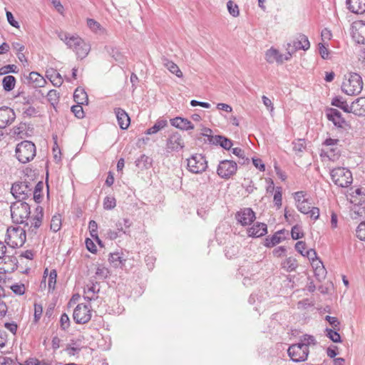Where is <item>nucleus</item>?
<instances>
[{
    "label": "nucleus",
    "mask_w": 365,
    "mask_h": 365,
    "mask_svg": "<svg viewBox=\"0 0 365 365\" xmlns=\"http://www.w3.org/2000/svg\"><path fill=\"white\" fill-rule=\"evenodd\" d=\"M11 215L14 222L16 224H24V227H29V223L27 221L31 214V207L29 203L21 200H17L11 203Z\"/></svg>",
    "instance_id": "obj_1"
},
{
    "label": "nucleus",
    "mask_w": 365,
    "mask_h": 365,
    "mask_svg": "<svg viewBox=\"0 0 365 365\" xmlns=\"http://www.w3.org/2000/svg\"><path fill=\"white\" fill-rule=\"evenodd\" d=\"M61 39L65 42L68 48L76 52L78 58H83L88 54L91 46L84 40L78 36H71L65 34L61 36Z\"/></svg>",
    "instance_id": "obj_2"
},
{
    "label": "nucleus",
    "mask_w": 365,
    "mask_h": 365,
    "mask_svg": "<svg viewBox=\"0 0 365 365\" xmlns=\"http://www.w3.org/2000/svg\"><path fill=\"white\" fill-rule=\"evenodd\" d=\"M363 88L361 76L356 73H350L345 76L341 85V91L348 96L358 95Z\"/></svg>",
    "instance_id": "obj_3"
},
{
    "label": "nucleus",
    "mask_w": 365,
    "mask_h": 365,
    "mask_svg": "<svg viewBox=\"0 0 365 365\" xmlns=\"http://www.w3.org/2000/svg\"><path fill=\"white\" fill-rule=\"evenodd\" d=\"M26 234L24 228L16 227L7 229L5 242L12 249L22 247L26 242Z\"/></svg>",
    "instance_id": "obj_4"
},
{
    "label": "nucleus",
    "mask_w": 365,
    "mask_h": 365,
    "mask_svg": "<svg viewBox=\"0 0 365 365\" xmlns=\"http://www.w3.org/2000/svg\"><path fill=\"white\" fill-rule=\"evenodd\" d=\"M36 156V145L29 140H24L16 147V157L21 163H26Z\"/></svg>",
    "instance_id": "obj_5"
},
{
    "label": "nucleus",
    "mask_w": 365,
    "mask_h": 365,
    "mask_svg": "<svg viewBox=\"0 0 365 365\" xmlns=\"http://www.w3.org/2000/svg\"><path fill=\"white\" fill-rule=\"evenodd\" d=\"M332 181L339 187H347L353 181L351 172L345 168L338 167L330 172Z\"/></svg>",
    "instance_id": "obj_6"
},
{
    "label": "nucleus",
    "mask_w": 365,
    "mask_h": 365,
    "mask_svg": "<svg viewBox=\"0 0 365 365\" xmlns=\"http://www.w3.org/2000/svg\"><path fill=\"white\" fill-rule=\"evenodd\" d=\"M33 185L27 180L14 182L11 189L13 196L18 200L23 201L32 194Z\"/></svg>",
    "instance_id": "obj_7"
},
{
    "label": "nucleus",
    "mask_w": 365,
    "mask_h": 365,
    "mask_svg": "<svg viewBox=\"0 0 365 365\" xmlns=\"http://www.w3.org/2000/svg\"><path fill=\"white\" fill-rule=\"evenodd\" d=\"M207 168V161L205 157L202 154H194L187 159L188 170L192 173H201L206 170Z\"/></svg>",
    "instance_id": "obj_8"
},
{
    "label": "nucleus",
    "mask_w": 365,
    "mask_h": 365,
    "mask_svg": "<svg viewBox=\"0 0 365 365\" xmlns=\"http://www.w3.org/2000/svg\"><path fill=\"white\" fill-rule=\"evenodd\" d=\"M309 348L299 343L289 346L287 353L291 360L294 362H301L307 360L309 354Z\"/></svg>",
    "instance_id": "obj_9"
},
{
    "label": "nucleus",
    "mask_w": 365,
    "mask_h": 365,
    "mask_svg": "<svg viewBox=\"0 0 365 365\" xmlns=\"http://www.w3.org/2000/svg\"><path fill=\"white\" fill-rule=\"evenodd\" d=\"M237 170V165L235 161L223 160L219 163L217 173L221 178L229 179L236 173Z\"/></svg>",
    "instance_id": "obj_10"
},
{
    "label": "nucleus",
    "mask_w": 365,
    "mask_h": 365,
    "mask_svg": "<svg viewBox=\"0 0 365 365\" xmlns=\"http://www.w3.org/2000/svg\"><path fill=\"white\" fill-rule=\"evenodd\" d=\"M205 132L206 133H204V135L207 138V141L211 145H220L221 148L227 150H230L233 145V143L230 138L224 135H212V130L210 128L205 129Z\"/></svg>",
    "instance_id": "obj_11"
},
{
    "label": "nucleus",
    "mask_w": 365,
    "mask_h": 365,
    "mask_svg": "<svg viewBox=\"0 0 365 365\" xmlns=\"http://www.w3.org/2000/svg\"><path fill=\"white\" fill-rule=\"evenodd\" d=\"M73 318L76 324H83L88 322L91 318V307L83 304H79L73 310Z\"/></svg>",
    "instance_id": "obj_12"
},
{
    "label": "nucleus",
    "mask_w": 365,
    "mask_h": 365,
    "mask_svg": "<svg viewBox=\"0 0 365 365\" xmlns=\"http://www.w3.org/2000/svg\"><path fill=\"white\" fill-rule=\"evenodd\" d=\"M185 147V142L178 132H174L169 135L166 142V148L168 152H178Z\"/></svg>",
    "instance_id": "obj_13"
},
{
    "label": "nucleus",
    "mask_w": 365,
    "mask_h": 365,
    "mask_svg": "<svg viewBox=\"0 0 365 365\" xmlns=\"http://www.w3.org/2000/svg\"><path fill=\"white\" fill-rule=\"evenodd\" d=\"M236 220L242 226L251 225L256 218L255 212L252 208L246 207L238 211L235 215Z\"/></svg>",
    "instance_id": "obj_14"
},
{
    "label": "nucleus",
    "mask_w": 365,
    "mask_h": 365,
    "mask_svg": "<svg viewBox=\"0 0 365 365\" xmlns=\"http://www.w3.org/2000/svg\"><path fill=\"white\" fill-rule=\"evenodd\" d=\"M16 118L14 110L6 106L0 108V129L11 125Z\"/></svg>",
    "instance_id": "obj_15"
},
{
    "label": "nucleus",
    "mask_w": 365,
    "mask_h": 365,
    "mask_svg": "<svg viewBox=\"0 0 365 365\" xmlns=\"http://www.w3.org/2000/svg\"><path fill=\"white\" fill-rule=\"evenodd\" d=\"M0 259H2L4 263H7L9 261L11 262V267L6 269V272H13L18 268V259L12 255H6V247L2 242L0 241Z\"/></svg>",
    "instance_id": "obj_16"
},
{
    "label": "nucleus",
    "mask_w": 365,
    "mask_h": 365,
    "mask_svg": "<svg viewBox=\"0 0 365 365\" xmlns=\"http://www.w3.org/2000/svg\"><path fill=\"white\" fill-rule=\"evenodd\" d=\"M43 217V208L38 205L35 209V215L31 217L29 232L36 234V230L41 227Z\"/></svg>",
    "instance_id": "obj_17"
},
{
    "label": "nucleus",
    "mask_w": 365,
    "mask_h": 365,
    "mask_svg": "<svg viewBox=\"0 0 365 365\" xmlns=\"http://www.w3.org/2000/svg\"><path fill=\"white\" fill-rule=\"evenodd\" d=\"M326 115L328 120L331 121L337 128H343L346 124V120L337 109L332 108H328L327 110Z\"/></svg>",
    "instance_id": "obj_18"
},
{
    "label": "nucleus",
    "mask_w": 365,
    "mask_h": 365,
    "mask_svg": "<svg viewBox=\"0 0 365 365\" xmlns=\"http://www.w3.org/2000/svg\"><path fill=\"white\" fill-rule=\"evenodd\" d=\"M118 123L122 130H126L130 123V119L125 110L120 108H115L114 109Z\"/></svg>",
    "instance_id": "obj_19"
},
{
    "label": "nucleus",
    "mask_w": 365,
    "mask_h": 365,
    "mask_svg": "<svg viewBox=\"0 0 365 365\" xmlns=\"http://www.w3.org/2000/svg\"><path fill=\"white\" fill-rule=\"evenodd\" d=\"M350 113L358 116H365V97L358 98L351 103Z\"/></svg>",
    "instance_id": "obj_20"
},
{
    "label": "nucleus",
    "mask_w": 365,
    "mask_h": 365,
    "mask_svg": "<svg viewBox=\"0 0 365 365\" xmlns=\"http://www.w3.org/2000/svg\"><path fill=\"white\" fill-rule=\"evenodd\" d=\"M310 47V43L308 37L304 34H299L297 39L294 40L292 44L291 48L295 52L298 50L307 51Z\"/></svg>",
    "instance_id": "obj_21"
},
{
    "label": "nucleus",
    "mask_w": 365,
    "mask_h": 365,
    "mask_svg": "<svg viewBox=\"0 0 365 365\" xmlns=\"http://www.w3.org/2000/svg\"><path fill=\"white\" fill-rule=\"evenodd\" d=\"M346 4L352 13L361 14L365 12V0H346Z\"/></svg>",
    "instance_id": "obj_22"
},
{
    "label": "nucleus",
    "mask_w": 365,
    "mask_h": 365,
    "mask_svg": "<svg viewBox=\"0 0 365 365\" xmlns=\"http://www.w3.org/2000/svg\"><path fill=\"white\" fill-rule=\"evenodd\" d=\"M267 233V226L263 222H257L249 228L248 235L252 237H259Z\"/></svg>",
    "instance_id": "obj_23"
},
{
    "label": "nucleus",
    "mask_w": 365,
    "mask_h": 365,
    "mask_svg": "<svg viewBox=\"0 0 365 365\" xmlns=\"http://www.w3.org/2000/svg\"><path fill=\"white\" fill-rule=\"evenodd\" d=\"M132 225L133 222L128 218L119 219L115 223V230L119 232L120 237L123 235H130V227Z\"/></svg>",
    "instance_id": "obj_24"
},
{
    "label": "nucleus",
    "mask_w": 365,
    "mask_h": 365,
    "mask_svg": "<svg viewBox=\"0 0 365 365\" xmlns=\"http://www.w3.org/2000/svg\"><path fill=\"white\" fill-rule=\"evenodd\" d=\"M170 124L180 130H188L194 128V125L187 118L176 117L170 119Z\"/></svg>",
    "instance_id": "obj_25"
},
{
    "label": "nucleus",
    "mask_w": 365,
    "mask_h": 365,
    "mask_svg": "<svg viewBox=\"0 0 365 365\" xmlns=\"http://www.w3.org/2000/svg\"><path fill=\"white\" fill-rule=\"evenodd\" d=\"M265 59L269 63L277 62L279 64L283 63V54L274 48L268 49L265 53Z\"/></svg>",
    "instance_id": "obj_26"
},
{
    "label": "nucleus",
    "mask_w": 365,
    "mask_h": 365,
    "mask_svg": "<svg viewBox=\"0 0 365 365\" xmlns=\"http://www.w3.org/2000/svg\"><path fill=\"white\" fill-rule=\"evenodd\" d=\"M352 38L359 44H365V23H361L352 32Z\"/></svg>",
    "instance_id": "obj_27"
},
{
    "label": "nucleus",
    "mask_w": 365,
    "mask_h": 365,
    "mask_svg": "<svg viewBox=\"0 0 365 365\" xmlns=\"http://www.w3.org/2000/svg\"><path fill=\"white\" fill-rule=\"evenodd\" d=\"M314 269V277L319 282H322L327 274V270L322 261L319 260L312 264Z\"/></svg>",
    "instance_id": "obj_28"
},
{
    "label": "nucleus",
    "mask_w": 365,
    "mask_h": 365,
    "mask_svg": "<svg viewBox=\"0 0 365 365\" xmlns=\"http://www.w3.org/2000/svg\"><path fill=\"white\" fill-rule=\"evenodd\" d=\"M163 66L172 73L175 74L178 78L182 77V72L179 68L178 66L174 62L168 60L166 58L162 59Z\"/></svg>",
    "instance_id": "obj_29"
},
{
    "label": "nucleus",
    "mask_w": 365,
    "mask_h": 365,
    "mask_svg": "<svg viewBox=\"0 0 365 365\" xmlns=\"http://www.w3.org/2000/svg\"><path fill=\"white\" fill-rule=\"evenodd\" d=\"M73 99L78 104H88V103L87 93L81 88H77L75 90Z\"/></svg>",
    "instance_id": "obj_30"
},
{
    "label": "nucleus",
    "mask_w": 365,
    "mask_h": 365,
    "mask_svg": "<svg viewBox=\"0 0 365 365\" xmlns=\"http://www.w3.org/2000/svg\"><path fill=\"white\" fill-rule=\"evenodd\" d=\"M331 104L341 109L345 113H350V106L341 96H335L332 98Z\"/></svg>",
    "instance_id": "obj_31"
},
{
    "label": "nucleus",
    "mask_w": 365,
    "mask_h": 365,
    "mask_svg": "<svg viewBox=\"0 0 365 365\" xmlns=\"http://www.w3.org/2000/svg\"><path fill=\"white\" fill-rule=\"evenodd\" d=\"M16 80L14 76L7 75L2 79V86L6 92L11 91L16 85Z\"/></svg>",
    "instance_id": "obj_32"
},
{
    "label": "nucleus",
    "mask_w": 365,
    "mask_h": 365,
    "mask_svg": "<svg viewBox=\"0 0 365 365\" xmlns=\"http://www.w3.org/2000/svg\"><path fill=\"white\" fill-rule=\"evenodd\" d=\"M15 98L19 99V103L25 106L32 105L35 102L34 97L26 92H17Z\"/></svg>",
    "instance_id": "obj_33"
},
{
    "label": "nucleus",
    "mask_w": 365,
    "mask_h": 365,
    "mask_svg": "<svg viewBox=\"0 0 365 365\" xmlns=\"http://www.w3.org/2000/svg\"><path fill=\"white\" fill-rule=\"evenodd\" d=\"M167 125H168V122L166 120L159 119L155 122V123L152 127L147 129L145 130V133L146 135L155 134L158 131H160L161 129H163L165 126H167Z\"/></svg>",
    "instance_id": "obj_34"
},
{
    "label": "nucleus",
    "mask_w": 365,
    "mask_h": 365,
    "mask_svg": "<svg viewBox=\"0 0 365 365\" xmlns=\"http://www.w3.org/2000/svg\"><path fill=\"white\" fill-rule=\"evenodd\" d=\"M43 188V181H39L35 185L34 191L32 190L33 200L36 203H40L43 199V195H42Z\"/></svg>",
    "instance_id": "obj_35"
},
{
    "label": "nucleus",
    "mask_w": 365,
    "mask_h": 365,
    "mask_svg": "<svg viewBox=\"0 0 365 365\" xmlns=\"http://www.w3.org/2000/svg\"><path fill=\"white\" fill-rule=\"evenodd\" d=\"M297 261L293 257H288L282 263V267L287 272L294 271L297 267Z\"/></svg>",
    "instance_id": "obj_36"
},
{
    "label": "nucleus",
    "mask_w": 365,
    "mask_h": 365,
    "mask_svg": "<svg viewBox=\"0 0 365 365\" xmlns=\"http://www.w3.org/2000/svg\"><path fill=\"white\" fill-rule=\"evenodd\" d=\"M106 49L112 56V58L118 63L123 64L125 62L124 56L118 51L116 48H108L106 47Z\"/></svg>",
    "instance_id": "obj_37"
},
{
    "label": "nucleus",
    "mask_w": 365,
    "mask_h": 365,
    "mask_svg": "<svg viewBox=\"0 0 365 365\" xmlns=\"http://www.w3.org/2000/svg\"><path fill=\"white\" fill-rule=\"evenodd\" d=\"M87 26L92 31L96 34H102L105 31V29L101 26V25L93 19H87Z\"/></svg>",
    "instance_id": "obj_38"
},
{
    "label": "nucleus",
    "mask_w": 365,
    "mask_h": 365,
    "mask_svg": "<svg viewBox=\"0 0 365 365\" xmlns=\"http://www.w3.org/2000/svg\"><path fill=\"white\" fill-rule=\"evenodd\" d=\"M338 329H332L330 328L325 329L326 336L331 340L334 343H340L341 342V338L340 334H339Z\"/></svg>",
    "instance_id": "obj_39"
},
{
    "label": "nucleus",
    "mask_w": 365,
    "mask_h": 365,
    "mask_svg": "<svg viewBox=\"0 0 365 365\" xmlns=\"http://www.w3.org/2000/svg\"><path fill=\"white\" fill-rule=\"evenodd\" d=\"M283 237L278 236L277 234H274L271 237L268 236L265 239L264 246L267 247H272L283 240Z\"/></svg>",
    "instance_id": "obj_40"
},
{
    "label": "nucleus",
    "mask_w": 365,
    "mask_h": 365,
    "mask_svg": "<svg viewBox=\"0 0 365 365\" xmlns=\"http://www.w3.org/2000/svg\"><path fill=\"white\" fill-rule=\"evenodd\" d=\"M109 262L115 267H118L123 264L125 259L120 256V253H110L108 258Z\"/></svg>",
    "instance_id": "obj_41"
},
{
    "label": "nucleus",
    "mask_w": 365,
    "mask_h": 365,
    "mask_svg": "<svg viewBox=\"0 0 365 365\" xmlns=\"http://www.w3.org/2000/svg\"><path fill=\"white\" fill-rule=\"evenodd\" d=\"M61 227V217L60 215H54L52 217L50 228L51 230L56 232H58Z\"/></svg>",
    "instance_id": "obj_42"
},
{
    "label": "nucleus",
    "mask_w": 365,
    "mask_h": 365,
    "mask_svg": "<svg viewBox=\"0 0 365 365\" xmlns=\"http://www.w3.org/2000/svg\"><path fill=\"white\" fill-rule=\"evenodd\" d=\"M300 344H303L304 346L309 348V346L311 344H316L317 341L314 336L312 335L304 334L300 338V341L299 342Z\"/></svg>",
    "instance_id": "obj_43"
},
{
    "label": "nucleus",
    "mask_w": 365,
    "mask_h": 365,
    "mask_svg": "<svg viewBox=\"0 0 365 365\" xmlns=\"http://www.w3.org/2000/svg\"><path fill=\"white\" fill-rule=\"evenodd\" d=\"M293 145V150L295 153H301L303 152V150L306 148V143L304 139L299 138L297 140H295L292 142Z\"/></svg>",
    "instance_id": "obj_44"
},
{
    "label": "nucleus",
    "mask_w": 365,
    "mask_h": 365,
    "mask_svg": "<svg viewBox=\"0 0 365 365\" xmlns=\"http://www.w3.org/2000/svg\"><path fill=\"white\" fill-rule=\"evenodd\" d=\"M29 83H36V86H41L40 83L43 81V77L37 72L32 71L27 77Z\"/></svg>",
    "instance_id": "obj_45"
},
{
    "label": "nucleus",
    "mask_w": 365,
    "mask_h": 365,
    "mask_svg": "<svg viewBox=\"0 0 365 365\" xmlns=\"http://www.w3.org/2000/svg\"><path fill=\"white\" fill-rule=\"evenodd\" d=\"M59 95L56 90H50L47 93L48 101L54 106L58 103Z\"/></svg>",
    "instance_id": "obj_46"
},
{
    "label": "nucleus",
    "mask_w": 365,
    "mask_h": 365,
    "mask_svg": "<svg viewBox=\"0 0 365 365\" xmlns=\"http://www.w3.org/2000/svg\"><path fill=\"white\" fill-rule=\"evenodd\" d=\"M116 206V200L113 197H106L103 200V208L107 210H113Z\"/></svg>",
    "instance_id": "obj_47"
},
{
    "label": "nucleus",
    "mask_w": 365,
    "mask_h": 365,
    "mask_svg": "<svg viewBox=\"0 0 365 365\" xmlns=\"http://www.w3.org/2000/svg\"><path fill=\"white\" fill-rule=\"evenodd\" d=\"M57 278V272L56 269H52L49 273L48 287L49 289L54 290Z\"/></svg>",
    "instance_id": "obj_48"
},
{
    "label": "nucleus",
    "mask_w": 365,
    "mask_h": 365,
    "mask_svg": "<svg viewBox=\"0 0 365 365\" xmlns=\"http://www.w3.org/2000/svg\"><path fill=\"white\" fill-rule=\"evenodd\" d=\"M227 7L229 13L234 17H237L240 14L238 6L235 4L232 1H228L227 3Z\"/></svg>",
    "instance_id": "obj_49"
},
{
    "label": "nucleus",
    "mask_w": 365,
    "mask_h": 365,
    "mask_svg": "<svg viewBox=\"0 0 365 365\" xmlns=\"http://www.w3.org/2000/svg\"><path fill=\"white\" fill-rule=\"evenodd\" d=\"M282 187H277L275 189L274 195V202L277 208H279L282 206Z\"/></svg>",
    "instance_id": "obj_50"
},
{
    "label": "nucleus",
    "mask_w": 365,
    "mask_h": 365,
    "mask_svg": "<svg viewBox=\"0 0 365 365\" xmlns=\"http://www.w3.org/2000/svg\"><path fill=\"white\" fill-rule=\"evenodd\" d=\"M297 208L300 212L308 215L312 207L309 206L307 200H304L301 202L297 203Z\"/></svg>",
    "instance_id": "obj_51"
},
{
    "label": "nucleus",
    "mask_w": 365,
    "mask_h": 365,
    "mask_svg": "<svg viewBox=\"0 0 365 365\" xmlns=\"http://www.w3.org/2000/svg\"><path fill=\"white\" fill-rule=\"evenodd\" d=\"M11 291L17 295L21 296L24 294L26 288L24 284L16 283L10 287Z\"/></svg>",
    "instance_id": "obj_52"
},
{
    "label": "nucleus",
    "mask_w": 365,
    "mask_h": 365,
    "mask_svg": "<svg viewBox=\"0 0 365 365\" xmlns=\"http://www.w3.org/2000/svg\"><path fill=\"white\" fill-rule=\"evenodd\" d=\"M70 319L66 313H63L60 318V326L61 329L63 331H66L70 327Z\"/></svg>",
    "instance_id": "obj_53"
},
{
    "label": "nucleus",
    "mask_w": 365,
    "mask_h": 365,
    "mask_svg": "<svg viewBox=\"0 0 365 365\" xmlns=\"http://www.w3.org/2000/svg\"><path fill=\"white\" fill-rule=\"evenodd\" d=\"M38 113V110L36 108L32 106V105L29 106L26 108H23V115L24 118H31L35 116Z\"/></svg>",
    "instance_id": "obj_54"
},
{
    "label": "nucleus",
    "mask_w": 365,
    "mask_h": 365,
    "mask_svg": "<svg viewBox=\"0 0 365 365\" xmlns=\"http://www.w3.org/2000/svg\"><path fill=\"white\" fill-rule=\"evenodd\" d=\"M83 104H78L71 107V111L73 113L75 116L79 119L84 117V112L82 107Z\"/></svg>",
    "instance_id": "obj_55"
},
{
    "label": "nucleus",
    "mask_w": 365,
    "mask_h": 365,
    "mask_svg": "<svg viewBox=\"0 0 365 365\" xmlns=\"http://www.w3.org/2000/svg\"><path fill=\"white\" fill-rule=\"evenodd\" d=\"M17 66L14 64H8L0 68V74L6 75L10 73H16Z\"/></svg>",
    "instance_id": "obj_56"
},
{
    "label": "nucleus",
    "mask_w": 365,
    "mask_h": 365,
    "mask_svg": "<svg viewBox=\"0 0 365 365\" xmlns=\"http://www.w3.org/2000/svg\"><path fill=\"white\" fill-rule=\"evenodd\" d=\"M43 313V307L40 304H34V321L35 323H37L41 317Z\"/></svg>",
    "instance_id": "obj_57"
},
{
    "label": "nucleus",
    "mask_w": 365,
    "mask_h": 365,
    "mask_svg": "<svg viewBox=\"0 0 365 365\" xmlns=\"http://www.w3.org/2000/svg\"><path fill=\"white\" fill-rule=\"evenodd\" d=\"M364 213V208L359 206H354V207L351 210L350 216L353 220H356L359 217H362Z\"/></svg>",
    "instance_id": "obj_58"
},
{
    "label": "nucleus",
    "mask_w": 365,
    "mask_h": 365,
    "mask_svg": "<svg viewBox=\"0 0 365 365\" xmlns=\"http://www.w3.org/2000/svg\"><path fill=\"white\" fill-rule=\"evenodd\" d=\"M356 232L357 237L360 240L365 241V220L359 225Z\"/></svg>",
    "instance_id": "obj_59"
},
{
    "label": "nucleus",
    "mask_w": 365,
    "mask_h": 365,
    "mask_svg": "<svg viewBox=\"0 0 365 365\" xmlns=\"http://www.w3.org/2000/svg\"><path fill=\"white\" fill-rule=\"evenodd\" d=\"M108 269L104 267L98 266L96 271V276L101 279L107 278L108 275Z\"/></svg>",
    "instance_id": "obj_60"
},
{
    "label": "nucleus",
    "mask_w": 365,
    "mask_h": 365,
    "mask_svg": "<svg viewBox=\"0 0 365 365\" xmlns=\"http://www.w3.org/2000/svg\"><path fill=\"white\" fill-rule=\"evenodd\" d=\"M6 16L8 23L13 27L19 29V23L14 19L13 14L9 11H6Z\"/></svg>",
    "instance_id": "obj_61"
},
{
    "label": "nucleus",
    "mask_w": 365,
    "mask_h": 365,
    "mask_svg": "<svg viewBox=\"0 0 365 365\" xmlns=\"http://www.w3.org/2000/svg\"><path fill=\"white\" fill-rule=\"evenodd\" d=\"M325 320L329 322L333 329H339L340 322L336 317L327 315L325 317Z\"/></svg>",
    "instance_id": "obj_62"
},
{
    "label": "nucleus",
    "mask_w": 365,
    "mask_h": 365,
    "mask_svg": "<svg viewBox=\"0 0 365 365\" xmlns=\"http://www.w3.org/2000/svg\"><path fill=\"white\" fill-rule=\"evenodd\" d=\"M291 235L293 240H299L303 237V233L300 232V227L298 225L292 227Z\"/></svg>",
    "instance_id": "obj_63"
},
{
    "label": "nucleus",
    "mask_w": 365,
    "mask_h": 365,
    "mask_svg": "<svg viewBox=\"0 0 365 365\" xmlns=\"http://www.w3.org/2000/svg\"><path fill=\"white\" fill-rule=\"evenodd\" d=\"M85 287L93 292V294H96L98 295L100 292V285L98 282L94 283L91 282V283L87 284Z\"/></svg>",
    "instance_id": "obj_64"
}]
</instances>
